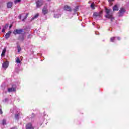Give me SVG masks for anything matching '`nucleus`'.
I'll use <instances>...</instances> for the list:
<instances>
[{
	"mask_svg": "<svg viewBox=\"0 0 129 129\" xmlns=\"http://www.w3.org/2000/svg\"><path fill=\"white\" fill-rule=\"evenodd\" d=\"M11 34H12V32L8 31L5 35L6 39H9V38H10V36H11Z\"/></svg>",
	"mask_w": 129,
	"mask_h": 129,
	"instance_id": "10",
	"label": "nucleus"
},
{
	"mask_svg": "<svg viewBox=\"0 0 129 129\" xmlns=\"http://www.w3.org/2000/svg\"><path fill=\"white\" fill-rule=\"evenodd\" d=\"M1 27H0V30H1Z\"/></svg>",
	"mask_w": 129,
	"mask_h": 129,
	"instance_id": "39",
	"label": "nucleus"
},
{
	"mask_svg": "<svg viewBox=\"0 0 129 129\" xmlns=\"http://www.w3.org/2000/svg\"><path fill=\"white\" fill-rule=\"evenodd\" d=\"M95 34H96V35H99V32L97 31L95 32Z\"/></svg>",
	"mask_w": 129,
	"mask_h": 129,
	"instance_id": "32",
	"label": "nucleus"
},
{
	"mask_svg": "<svg viewBox=\"0 0 129 129\" xmlns=\"http://www.w3.org/2000/svg\"><path fill=\"white\" fill-rule=\"evenodd\" d=\"M0 114H3V111L2 110V107L0 106Z\"/></svg>",
	"mask_w": 129,
	"mask_h": 129,
	"instance_id": "27",
	"label": "nucleus"
},
{
	"mask_svg": "<svg viewBox=\"0 0 129 129\" xmlns=\"http://www.w3.org/2000/svg\"><path fill=\"white\" fill-rule=\"evenodd\" d=\"M22 115V113L19 112L17 114H15V119H17L18 120V119H19V118H20V116Z\"/></svg>",
	"mask_w": 129,
	"mask_h": 129,
	"instance_id": "12",
	"label": "nucleus"
},
{
	"mask_svg": "<svg viewBox=\"0 0 129 129\" xmlns=\"http://www.w3.org/2000/svg\"><path fill=\"white\" fill-rule=\"evenodd\" d=\"M26 129H34V127L32 125L31 123H29L26 125Z\"/></svg>",
	"mask_w": 129,
	"mask_h": 129,
	"instance_id": "11",
	"label": "nucleus"
},
{
	"mask_svg": "<svg viewBox=\"0 0 129 129\" xmlns=\"http://www.w3.org/2000/svg\"><path fill=\"white\" fill-rule=\"evenodd\" d=\"M90 2H91V1H89V4H90Z\"/></svg>",
	"mask_w": 129,
	"mask_h": 129,
	"instance_id": "36",
	"label": "nucleus"
},
{
	"mask_svg": "<svg viewBox=\"0 0 129 129\" xmlns=\"http://www.w3.org/2000/svg\"><path fill=\"white\" fill-rule=\"evenodd\" d=\"M45 1L44 0H37L36 2V8H41L44 5Z\"/></svg>",
	"mask_w": 129,
	"mask_h": 129,
	"instance_id": "2",
	"label": "nucleus"
},
{
	"mask_svg": "<svg viewBox=\"0 0 129 129\" xmlns=\"http://www.w3.org/2000/svg\"><path fill=\"white\" fill-rule=\"evenodd\" d=\"M6 122V121L5 119L3 120V121H2L3 125H6L7 124V123Z\"/></svg>",
	"mask_w": 129,
	"mask_h": 129,
	"instance_id": "22",
	"label": "nucleus"
},
{
	"mask_svg": "<svg viewBox=\"0 0 129 129\" xmlns=\"http://www.w3.org/2000/svg\"><path fill=\"white\" fill-rule=\"evenodd\" d=\"M22 33H24V29H15L13 31V34L14 35H20L22 34Z\"/></svg>",
	"mask_w": 129,
	"mask_h": 129,
	"instance_id": "3",
	"label": "nucleus"
},
{
	"mask_svg": "<svg viewBox=\"0 0 129 129\" xmlns=\"http://www.w3.org/2000/svg\"><path fill=\"white\" fill-rule=\"evenodd\" d=\"M13 112V113H14V112Z\"/></svg>",
	"mask_w": 129,
	"mask_h": 129,
	"instance_id": "38",
	"label": "nucleus"
},
{
	"mask_svg": "<svg viewBox=\"0 0 129 129\" xmlns=\"http://www.w3.org/2000/svg\"><path fill=\"white\" fill-rule=\"evenodd\" d=\"M19 19H21L22 18V15H20L18 17Z\"/></svg>",
	"mask_w": 129,
	"mask_h": 129,
	"instance_id": "30",
	"label": "nucleus"
},
{
	"mask_svg": "<svg viewBox=\"0 0 129 129\" xmlns=\"http://www.w3.org/2000/svg\"><path fill=\"white\" fill-rule=\"evenodd\" d=\"M14 91H16V88L12 87V88H9L8 89V92H13Z\"/></svg>",
	"mask_w": 129,
	"mask_h": 129,
	"instance_id": "9",
	"label": "nucleus"
},
{
	"mask_svg": "<svg viewBox=\"0 0 129 129\" xmlns=\"http://www.w3.org/2000/svg\"><path fill=\"white\" fill-rule=\"evenodd\" d=\"M105 13L106 15H105V17H106L108 19H110L111 22H112L113 20H114V17H113V16H112L113 14L112 12V10H111V9L105 8Z\"/></svg>",
	"mask_w": 129,
	"mask_h": 129,
	"instance_id": "1",
	"label": "nucleus"
},
{
	"mask_svg": "<svg viewBox=\"0 0 129 129\" xmlns=\"http://www.w3.org/2000/svg\"><path fill=\"white\" fill-rule=\"evenodd\" d=\"M8 27H9V25L8 24H6L5 25V29H6V28H8Z\"/></svg>",
	"mask_w": 129,
	"mask_h": 129,
	"instance_id": "31",
	"label": "nucleus"
},
{
	"mask_svg": "<svg viewBox=\"0 0 129 129\" xmlns=\"http://www.w3.org/2000/svg\"><path fill=\"white\" fill-rule=\"evenodd\" d=\"M64 10H65V11H68L69 12H71V8L70 6L67 5L64 6Z\"/></svg>",
	"mask_w": 129,
	"mask_h": 129,
	"instance_id": "8",
	"label": "nucleus"
},
{
	"mask_svg": "<svg viewBox=\"0 0 129 129\" xmlns=\"http://www.w3.org/2000/svg\"><path fill=\"white\" fill-rule=\"evenodd\" d=\"M6 31V28H3L2 30V33H5Z\"/></svg>",
	"mask_w": 129,
	"mask_h": 129,
	"instance_id": "29",
	"label": "nucleus"
},
{
	"mask_svg": "<svg viewBox=\"0 0 129 129\" xmlns=\"http://www.w3.org/2000/svg\"><path fill=\"white\" fill-rule=\"evenodd\" d=\"M6 51H7V49L6 48V47H5L4 48V49L3 50L2 54H1L2 57H4V56H5Z\"/></svg>",
	"mask_w": 129,
	"mask_h": 129,
	"instance_id": "14",
	"label": "nucleus"
},
{
	"mask_svg": "<svg viewBox=\"0 0 129 129\" xmlns=\"http://www.w3.org/2000/svg\"><path fill=\"white\" fill-rule=\"evenodd\" d=\"M95 24V23H92V24L93 25V26H94Z\"/></svg>",
	"mask_w": 129,
	"mask_h": 129,
	"instance_id": "35",
	"label": "nucleus"
},
{
	"mask_svg": "<svg viewBox=\"0 0 129 129\" xmlns=\"http://www.w3.org/2000/svg\"><path fill=\"white\" fill-rule=\"evenodd\" d=\"M118 40V41H119L120 40V37H112V38H111V39H110V41L111 42H116V40Z\"/></svg>",
	"mask_w": 129,
	"mask_h": 129,
	"instance_id": "5",
	"label": "nucleus"
},
{
	"mask_svg": "<svg viewBox=\"0 0 129 129\" xmlns=\"http://www.w3.org/2000/svg\"><path fill=\"white\" fill-rule=\"evenodd\" d=\"M9 28L11 29L12 28V25H10Z\"/></svg>",
	"mask_w": 129,
	"mask_h": 129,
	"instance_id": "34",
	"label": "nucleus"
},
{
	"mask_svg": "<svg viewBox=\"0 0 129 129\" xmlns=\"http://www.w3.org/2000/svg\"><path fill=\"white\" fill-rule=\"evenodd\" d=\"M42 13L43 15H46V14H48V9L47 8V6H44L42 9Z\"/></svg>",
	"mask_w": 129,
	"mask_h": 129,
	"instance_id": "6",
	"label": "nucleus"
},
{
	"mask_svg": "<svg viewBox=\"0 0 129 129\" xmlns=\"http://www.w3.org/2000/svg\"><path fill=\"white\" fill-rule=\"evenodd\" d=\"M16 62L17 64H20L21 63V60H20V58L17 57L16 59Z\"/></svg>",
	"mask_w": 129,
	"mask_h": 129,
	"instance_id": "18",
	"label": "nucleus"
},
{
	"mask_svg": "<svg viewBox=\"0 0 129 129\" xmlns=\"http://www.w3.org/2000/svg\"><path fill=\"white\" fill-rule=\"evenodd\" d=\"M38 17H39V14H36V15L34 16V18H32V20H34V19H37V18Z\"/></svg>",
	"mask_w": 129,
	"mask_h": 129,
	"instance_id": "23",
	"label": "nucleus"
},
{
	"mask_svg": "<svg viewBox=\"0 0 129 129\" xmlns=\"http://www.w3.org/2000/svg\"><path fill=\"white\" fill-rule=\"evenodd\" d=\"M9 101V99L7 98L5 99L4 100H3V102H7Z\"/></svg>",
	"mask_w": 129,
	"mask_h": 129,
	"instance_id": "25",
	"label": "nucleus"
},
{
	"mask_svg": "<svg viewBox=\"0 0 129 129\" xmlns=\"http://www.w3.org/2000/svg\"><path fill=\"white\" fill-rule=\"evenodd\" d=\"M19 39L20 40H22V41H23V40H24V39H25V37L24 36V35H22V38H21V37L19 38Z\"/></svg>",
	"mask_w": 129,
	"mask_h": 129,
	"instance_id": "24",
	"label": "nucleus"
},
{
	"mask_svg": "<svg viewBox=\"0 0 129 129\" xmlns=\"http://www.w3.org/2000/svg\"><path fill=\"white\" fill-rule=\"evenodd\" d=\"M100 15H101V12H95L93 14L94 17H100Z\"/></svg>",
	"mask_w": 129,
	"mask_h": 129,
	"instance_id": "13",
	"label": "nucleus"
},
{
	"mask_svg": "<svg viewBox=\"0 0 129 129\" xmlns=\"http://www.w3.org/2000/svg\"><path fill=\"white\" fill-rule=\"evenodd\" d=\"M113 11H118V7H117V5H115L113 7Z\"/></svg>",
	"mask_w": 129,
	"mask_h": 129,
	"instance_id": "17",
	"label": "nucleus"
},
{
	"mask_svg": "<svg viewBox=\"0 0 129 129\" xmlns=\"http://www.w3.org/2000/svg\"><path fill=\"white\" fill-rule=\"evenodd\" d=\"M17 50H18V53H20L21 52V47H20L19 45L17 46Z\"/></svg>",
	"mask_w": 129,
	"mask_h": 129,
	"instance_id": "19",
	"label": "nucleus"
},
{
	"mask_svg": "<svg viewBox=\"0 0 129 129\" xmlns=\"http://www.w3.org/2000/svg\"><path fill=\"white\" fill-rule=\"evenodd\" d=\"M9 66V62L8 61L4 62L2 64V67L3 68H4L5 69H7Z\"/></svg>",
	"mask_w": 129,
	"mask_h": 129,
	"instance_id": "7",
	"label": "nucleus"
},
{
	"mask_svg": "<svg viewBox=\"0 0 129 129\" xmlns=\"http://www.w3.org/2000/svg\"><path fill=\"white\" fill-rule=\"evenodd\" d=\"M125 13V9L123 8L120 9L119 11V16L121 17Z\"/></svg>",
	"mask_w": 129,
	"mask_h": 129,
	"instance_id": "4",
	"label": "nucleus"
},
{
	"mask_svg": "<svg viewBox=\"0 0 129 129\" xmlns=\"http://www.w3.org/2000/svg\"><path fill=\"white\" fill-rule=\"evenodd\" d=\"M113 1H114V0H108V1L109 2L111 6H112V3H111V2H113Z\"/></svg>",
	"mask_w": 129,
	"mask_h": 129,
	"instance_id": "28",
	"label": "nucleus"
},
{
	"mask_svg": "<svg viewBox=\"0 0 129 129\" xmlns=\"http://www.w3.org/2000/svg\"><path fill=\"white\" fill-rule=\"evenodd\" d=\"M22 16H25V14H22Z\"/></svg>",
	"mask_w": 129,
	"mask_h": 129,
	"instance_id": "37",
	"label": "nucleus"
},
{
	"mask_svg": "<svg viewBox=\"0 0 129 129\" xmlns=\"http://www.w3.org/2000/svg\"><path fill=\"white\" fill-rule=\"evenodd\" d=\"M12 129H14V128H12Z\"/></svg>",
	"mask_w": 129,
	"mask_h": 129,
	"instance_id": "40",
	"label": "nucleus"
},
{
	"mask_svg": "<svg viewBox=\"0 0 129 129\" xmlns=\"http://www.w3.org/2000/svg\"><path fill=\"white\" fill-rule=\"evenodd\" d=\"M77 11H78V6H76L74 9V11L77 12Z\"/></svg>",
	"mask_w": 129,
	"mask_h": 129,
	"instance_id": "21",
	"label": "nucleus"
},
{
	"mask_svg": "<svg viewBox=\"0 0 129 129\" xmlns=\"http://www.w3.org/2000/svg\"><path fill=\"white\" fill-rule=\"evenodd\" d=\"M60 17H61V15L60 14H55L54 15V18H60Z\"/></svg>",
	"mask_w": 129,
	"mask_h": 129,
	"instance_id": "20",
	"label": "nucleus"
},
{
	"mask_svg": "<svg viewBox=\"0 0 129 129\" xmlns=\"http://www.w3.org/2000/svg\"><path fill=\"white\" fill-rule=\"evenodd\" d=\"M90 7L91 8V9L92 10H94V9H95V5H94V2H93L91 5H90Z\"/></svg>",
	"mask_w": 129,
	"mask_h": 129,
	"instance_id": "16",
	"label": "nucleus"
},
{
	"mask_svg": "<svg viewBox=\"0 0 129 129\" xmlns=\"http://www.w3.org/2000/svg\"><path fill=\"white\" fill-rule=\"evenodd\" d=\"M21 2V0H15L14 2L15 4H17V3H20Z\"/></svg>",
	"mask_w": 129,
	"mask_h": 129,
	"instance_id": "26",
	"label": "nucleus"
},
{
	"mask_svg": "<svg viewBox=\"0 0 129 129\" xmlns=\"http://www.w3.org/2000/svg\"><path fill=\"white\" fill-rule=\"evenodd\" d=\"M13 6V2H9L7 3V8H12Z\"/></svg>",
	"mask_w": 129,
	"mask_h": 129,
	"instance_id": "15",
	"label": "nucleus"
},
{
	"mask_svg": "<svg viewBox=\"0 0 129 129\" xmlns=\"http://www.w3.org/2000/svg\"><path fill=\"white\" fill-rule=\"evenodd\" d=\"M25 19H26V17H24L23 19H22V21H25Z\"/></svg>",
	"mask_w": 129,
	"mask_h": 129,
	"instance_id": "33",
	"label": "nucleus"
}]
</instances>
